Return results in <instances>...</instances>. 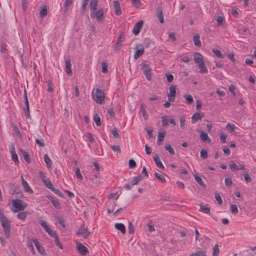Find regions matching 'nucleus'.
<instances>
[{
	"mask_svg": "<svg viewBox=\"0 0 256 256\" xmlns=\"http://www.w3.org/2000/svg\"><path fill=\"white\" fill-rule=\"evenodd\" d=\"M0 222L4 229V234L6 238H8L10 236V222L6 216L2 217Z\"/></svg>",
	"mask_w": 256,
	"mask_h": 256,
	"instance_id": "obj_1",
	"label": "nucleus"
},
{
	"mask_svg": "<svg viewBox=\"0 0 256 256\" xmlns=\"http://www.w3.org/2000/svg\"><path fill=\"white\" fill-rule=\"evenodd\" d=\"M92 94L96 103L100 104L104 102V90L96 88L94 93V91L92 92Z\"/></svg>",
	"mask_w": 256,
	"mask_h": 256,
	"instance_id": "obj_2",
	"label": "nucleus"
},
{
	"mask_svg": "<svg viewBox=\"0 0 256 256\" xmlns=\"http://www.w3.org/2000/svg\"><path fill=\"white\" fill-rule=\"evenodd\" d=\"M104 10L103 8L99 9L98 10L92 11L90 12V18H96L97 22L99 23L102 22L104 20Z\"/></svg>",
	"mask_w": 256,
	"mask_h": 256,
	"instance_id": "obj_3",
	"label": "nucleus"
},
{
	"mask_svg": "<svg viewBox=\"0 0 256 256\" xmlns=\"http://www.w3.org/2000/svg\"><path fill=\"white\" fill-rule=\"evenodd\" d=\"M12 204L16 209L14 210V212H16L18 210H22L27 207V204L20 199L12 200Z\"/></svg>",
	"mask_w": 256,
	"mask_h": 256,
	"instance_id": "obj_4",
	"label": "nucleus"
},
{
	"mask_svg": "<svg viewBox=\"0 0 256 256\" xmlns=\"http://www.w3.org/2000/svg\"><path fill=\"white\" fill-rule=\"evenodd\" d=\"M90 233L88 230L87 226L84 227V224L83 226H81L80 228L76 232V235L78 236H82L84 238H86L90 235Z\"/></svg>",
	"mask_w": 256,
	"mask_h": 256,
	"instance_id": "obj_5",
	"label": "nucleus"
},
{
	"mask_svg": "<svg viewBox=\"0 0 256 256\" xmlns=\"http://www.w3.org/2000/svg\"><path fill=\"white\" fill-rule=\"evenodd\" d=\"M76 244L77 250L82 255L86 256L89 254L88 249L82 243L76 242Z\"/></svg>",
	"mask_w": 256,
	"mask_h": 256,
	"instance_id": "obj_6",
	"label": "nucleus"
},
{
	"mask_svg": "<svg viewBox=\"0 0 256 256\" xmlns=\"http://www.w3.org/2000/svg\"><path fill=\"white\" fill-rule=\"evenodd\" d=\"M170 92L168 94V102H174L175 100V97L176 94V86L174 85H172L169 88Z\"/></svg>",
	"mask_w": 256,
	"mask_h": 256,
	"instance_id": "obj_7",
	"label": "nucleus"
},
{
	"mask_svg": "<svg viewBox=\"0 0 256 256\" xmlns=\"http://www.w3.org/2000/svg\"><path fill=\"white\" fill-rule=\"evenodd\" d=\"M142 70L144 74L145 75L146 78L148 80H150L152 78L150 68L149 66L145 63H142Z\"/></svg>",
	"mask_w": 256,
	"mask_h": 256,
	"instance_id": "obj_8",
	"label": "nucleus"
},
{
	"mask_svg": "<svg viewBox=\"0 0 256 256\" xmlns=\"http://www.w3.org/2000/svg\"><path fill=\"white\" fill-rule=\"evenodd\" d=\"M34 244L36 246L38 252L42 256H46V253L45 251L44 248L43 247L41 246L39 242L36 239H34Z\"/></svg>",
	"mask_w": 256,
	"mask_h": 256,
	"instance_id": "obj_9",
	"label": "nucleus"
},
{
	"mask_svg": "<svg viewBox=\"0 0 256 256\" xmlns=\"http://www.w3.org/2000/svg\"><path fill=\"white\" fill-rule=\"evenodd\" d=\"M65 64H66V74L69 76H72V72L71 69V60L70 58L68 57H67L65 59Z\"/></svg>",
	"mask_w": 256,
	"mask_h": 256,
	"instance_id": "obj_10",
	"label": "nucleus"
},
{
	"mask_svg": "<svg viewBox=\"0 0 256 256\" xmlns=\"http://www.w3.org/2000/svg\"><path fill=\"white\" fill-rule=\"evenodd\" d=\"M143 25V21L140 20L136 23L134 28L132 30V33L134 35H137L138 34L140 31V28L142 27Z\"/></svg>",
	"mask_w": 256,
	"mask_h": 256,
	"instance_id": "obj_11",
	"label": "nucleus"
},
{
	"mask_svg": "<svg viewBox=\"0 0 256 256\" xmlns=\"http://www.w3.org/2000/svg\"><path fill=\"white\" fill-rule=\"evenodd\" d=\"M194 60L196 64L198 65L200 64L204 63L203 56H202L198 52H195L194 54Z\"/></svg>",
	"mask_w": 256,
	"mask_h": 256,
	"instance_id": "obj_12",
	"label": "nucleus"
},
{
	"mask_svg": "<svg viewBox=\"0 0 256 256\" xmlns=\"http://www.w3.org/2000/svg\"><path fill=\"white\" fill-rule=\"evenodd\" d=\"M155 177L159 180L160 182L164 184L166 182L165 178L166 174L160 172H154Z\"/></svg>",
	"mask_w": 256,
	"mask_h": 256,
	"instance_id": "obj_13",
	"label": "nucleus"
},
{
	"mask_svg": "<svg viewBox=\"0 0 256 256\" xmlns=\"http://www.w3.org/2000/svg\"><path fill=\"white\" fill-rule=\"evenodd\" d=\"M200 132V140L203 142H207L208 143H210L211 142L210 139L208 137V134L201 130H198Z\"/></svg>",
	"mask_w": 256,
	"mask_h": 256,
	"instance_id": "obj_14",
	"label": "nucleus"
},
{
	"mask_svg": "<svg viewBox=\"0 0 256 256\" xmlns=\"http://www.w3.org/2000/svg\"><path fill=\"white\" fill-rule=\"evenodd\" d=\"M156 16L157 18H158L159 22L161 24L164 23V16H163V14H162V8L161 7L159 6L156 8Z\"/></svg>",
	"mask_w": 256,
	"mask_h": 256,
	"instance_id": "obj_15",
	"label": "nucleus"
},
{
	"mask_svg": "<svg viewBox=\"0 0 256 256\" xmlns=\"http://www.w3.org/2000/svg\"><path fill=\"white\" fill-rule=\"evenodd\" d=\"M22 184L24 190L29 194H32L33 191L30 187L28 182L24 179L22 176Z\"/></svg>",
	"mask_w": 256,
	"mask_h": 256,
	"instance_id": "obj_16",
	"label": "nucleus"
},
{
	"mask_svg": "<svg viewBox=\"0 0 256 256\" xmlns=\"http://www.w3.org/2000/svg\"><path fill=\"white\" fill-rule=\"evenodd\" d=\"M204 116V114L197 112L194 114L192 116V122L194 124L198 120H201Z\"/></svg>",
	"mask_w": 256,
	"mask_h": 256,
	"instance_id": "obj_17",
	"label": "nucleus"
},
{
	"mask_svg": "<svg viewBox=\"0 0 256 256\" xmlns=\"http://www.w3.org/2000/svg\"><path fill=\"white\" fill-rule=\"evenodd\" d=\"M114 12L116 15L120 16L122 14L121 8L120 4L118 1L114 2Z\"/></svg>",
	"mask_w": 256,
	"mask_h": 256,
	"instance_id": "obj_18",
	"label": "nucleus"
},
{
	"mask_svg": "<svg viewBox=\"0 0 256 256\" xmlns=\"http://www.w3.org/2000/svg\"><path fill=\"white\" fill-rule=\"evenodd\" d=\"M114 227L121 232L123 234L126 233V228L124 225L122 223H116L114 224Z\"/></svg>",
	"mask_w": 256,
	"mask_h": 256,
	"instance_id": "obj_19",
	"label": "nucleus"
},
{
	"mask_svg": "<svg viewBox=\"0 0 256 256\" xmlns=\"http://www.w3.org/2000/svg\"><path fill=\"white\" fill-rule=\"evenodd\" d=\"M136 49L134 54V58L135 59V60H136L138 59L140 56L142 55L143 54L144 52V48H141L140 49H138V48L136 47Z\"/></svg>",
	"mask_w": 256,
	"mask_h": 256,
	"instance_id": "obj_20",
	"label": "nucleus"
},
{
	"mask_svg": "<svg viewBox=\"0 0 256 256\" xmlns=\"http://www.w3.org/2000/svg\"><path fill=\"white\" fill-rule=\"evenodd\" d=\"M194 179L196 182L202 188H206V185L202 182V179L198 176L197 174L194 175Z\"/></svg>",
	"mask_w": 256,
	"mask_h": 256,
	"instance_id": "obj_21",
	"label": "nucleus"
},
{
	"mask_svg": "<svg viewBox=\"0 0 256 256\" xmlns=\"http://www.w3.org/2000/svg\"><path fill=\"white\" fill-rule=\"evenodd\" d=\"M24 100V104L26 106V108H24V111L25 112V116H26V118H28L30 116V114L28 98H25Z\"/></svg>",
	"mask_w": 256,
	"mask_h": 256,
	"instance_id": "obj_22",
	"label": "nucleus"
},
{
	"mask_svg": "<svg viewBox=\"0 0 256 256\" xmlns=\"http://www.w3.org/2000/svg\"><path fill=\"white\" fill-rule=\"evenodd\" d=\"M154 161L158 167L159 168L164 169V167L162 164L161 162L160 161L159 156L158 154H156L154 157Z\"/></svg>",
	"mask_w": 256,
	"mask_h": 256,
	"instance_id": "obj_23",
	"label": "nucleus"
},
{
	"mask_svg": "<svg viewBox=\"0 0 256 256\" xmlns=\"http://www.w3.org/2000/svg\"><path fill=\"white\" fill-rule=\"evenodd\" d=\"M98 6V0H92L90 4V12L96 10Z\"/></svg>",
	"mask_w": 256,
	"mask_h": 256,
	"instance_id": "obj_24",
	"label": "nucleus"
},
{
	"mask_svg": "<svg viewBox=\"0 0 256 256\" xmlns=\"http://www.w3.org/2000/svg\"><path fill=\"white\" fill-rule=\"evenodd\" d=\"M10 153H11L12 158V160L14 161V162L16 165H18V164H19V162L18 160V155L16 154L15 150H10Z\"/></svg>",
	"mask_w": 256,
	"mask_h": 256,
	"instance_id": "obj_25",
	"label": "nucleus"
},
{
	"mask_svg": "<svg viewBox=\"0 0 256 256\" xmlns=\"http://www.w3.org/2000/svg\"><path fill=\"white\" fill-rule=\"evenodd\" d=\"M165 132H159L158 136L157 144L160 146L161 144V142L163 141L165 136Z\"/></svg>",
	"mask_w": 256,
	"mask_h": 256,
	"instance_id": "obj_26",
	"label": "nucleus"
},
{
	"mask_svg": "<svg viewBox=\"0 0 256 256\" xmlns=\"http://www.w3.org/2000/svg\"><path fill=\"white\" fill-rule=\"evenodd\" d=\"M20 152L22 154L26 162L27 163L29 164L30 162L29 155L27 152L22 149H20Z\"/></svg>",
	"mask_w": 256,
	"mask_h": 256,
	"instance_id": "obj_27",
	"label": "nucleus"
},
{
	"mask_svg": "<svg viewBox=\"0 0 256 256\" xmlns=\"http://www.w3.org/2000/svg\"><path fill=\"white\" fill-rule=\"evenodd\" d=\"M39 223L40 226L44 228V229L48 232L50 230V228L47 224L46 222L44 220H40L39 221Z\"/></svg>",
	"mask_w": 256,
	"mask_h": 256,
	"instance_id": "obj_28",
	"label": "nucleus"
},
{
	"mask_svg": "<svg viewBox=\"0 0 256 256\" xmlns=\"http://www.w3.org/2000/svg\"><path fill=\"white\" fill-rule=\"evenodd\" d=\"M39 223L40 226L44 228V229L48 232L50 230V228L47 224L46 222L44 220H40L39 221Z\"/></svg>",
	"mask_w": 256,
	"mask_h": 256,
	"instance_id": "obj_29",
	"label": "nucleus"
},
{
	"mask_svg": "<svg viewBox=\"0 0 256 256\" xmlns=\"http://www.w3.org/2000/svg\"><path fill=\"white\" fill-rule=\"evenodd\" d=\"M198 67L200 69V72L201 74H206L208 72L206 67L204 66V62L198 64Z\"/></svg>",
	"mask_w": 256,
	"mask_h": 256,
	"instance_id": "obj_30",
	"label": "nucleus"
},
{
	"mask_svg": "<svg viewBox=\"0 0 256 256\" xmlns=\"http://www.w3.org/2000/svg\"><path fill=\"white\" fill-rule=\"evenodd\" d=\"M193 40L195 46L200 47L201 46V42L200 40V36L198 34L194 36Z\"/></svg>",
	"mask_w": 256,
	"mask_h": 256,
	"instance_id": "obj_31",
	"label": "nucleus"
},
{
	"mask_svg": "<svg viewBox=\"0 0 256 256\" xmlns=\"http://www.w3.org/2000/svg\"><path fill=\"white\" fill-rule=\"evenodd\" d=\"M236 128V127L234 126V124L230 123H228L226 126V129L229 132H233Z\"/></svg>",
	"mask_w": 256,
	"mask_h": 256,
	"instance_id": "obj_32",
	"label": "nucleus"
},
{
	"mask_svg": "<svg viewBox=\"0 0 256 256\" xmlns=\"http://www.w3.org/2000/svg\"><path fill=\"white\" fill-rule=\"evenodd\" d=\"M164 148L169 152L170 155L174 156L175 154L173 148L168 144H165Z\"/></svg>",
	"mask_w": 256,
	"mask_h": 256,
	"instance_id": "obj_33",
	"label": "nucleus"
},
{
	"mask_svg": "<svg viewBox=\"0 0 256 256\" xmlns=\"http://www.w3.org/2000/svg\"><path fill=\"white\" fill-rule=\"evenodd\" d=\"M48 199L50 200V202H52V204L54 206L55 208H60V203L57 200H54V198L50 196L48 197Z\"/></svg>",
	"mask_w": 256,
	"mask_h": 256,
	"instance_id": "obj_34",
	"label": "nucleus"
},
{
	"mask_svg": "<svg viewBox=\"0 0 256 256\" xmlns=\"http://www.w3.org/2000/svg\"><path fill=\"white\" fill-rule=\"evenodd\" d=\"M142 178L141 175L139 174L136 176H135L132 180V186L137 184L142 180Z\"/></svg>",
	"mask_w": 256,
	"mask_h": 256,
	"instance_id": "obj_35",
	"label": "nucleus"
},
{
	"mask_svg": "<svg viewBox=\"0 0 256 256\" xmlns=\"http://www.w3.org/2000/svg\"><path fill=\"white\" fill-rule=\"evenodd\" d=\"M140 112L144 119L146 120L148 118V114L146 110V107L143 104H140Z\"/></svg>",
	"mask_w": 256,
	"mask_h": 256,
	"instance_id": "obj_36",
	"label": "nucleus"
},
{
	"mask_svg": "<svg viewBox=\"0 0 256 256\" xmlns=\"http://www.w3.org/2000/svg\"><path fill=\"white\" fill-rule=\"evenodd\" d=\"M190 256H206V252L204 250H197Z\"/></svg>",
	"mask_w": 256,
	"mask_h": 256,
	"instance_id": "obj_37",
	"label": "nucleus"
},
{
	"mask_svg": "<svg viewBox=\"0 0 256 256\" xmlns=\"http://www.w3.org/2000/svg\"><path fill=\"white\" fill-rule=\"evenodd\" d=\"M40 14L42 18H43L44 16L47 15L48 11L46 6H42V8L40 12Z\"/></svg>",
	"mask_w": 256,
	"mask_h": 256,
	"instance_id": "obj_38",
	"label": "nucleus"
},
{
	"mask_svg": "<svg viewBox=\"0 0 256 256\" xmlns=\"http://www.w3.org/2000/svg\"><path fill=\"white\" fill-rule=\"evenodd\" d=\"M229 166L230 170L232 171H234L236 170H238V166L233 160H230L229 162Z\"/></svg>",
	"mask_w": 256,
	"mask_h": 256,
	"instance_id": "obj_39",
	"label": "nucleus"
},
{
	"mask_svg": "<svg viewBox=\"0 0 256 256\" xmlns=\"http://www.w3.org/2000/svg\"><path fill=\"white\" fill-rule=\"evenodd\" d=\"M44 162H46L47 166L48 168H50V166L52 164V160H50V158L48 157V154H44Z\"/></svg>",
	"mask_w": 256,
	"mask_h": 256,
	"instance_id": "obj_40",
	"label": "nucleus"
},
{
	"mask_svg": "<svg viewBox=\"0 0 256 256\" xmlns=\"http://www.w3.org/2000/svg\"><path fill=\"white\" fill-rule=\"evenodd\" d=\"M200 210L206 214H209L210 212V208L202 204H200Z\"/></svg>",
	"mask_w": 256,
	"mask_h": 256,
	"instance_id": "obj_41",
	"label": "nucleus"
},
{
	"mask_svg": "<svg viewBox=\"0 0 256 256\" xmlns=\"http://www.w3.org/2000/svg\"><path fill=\"white\" fill-rule=\"evenodd\" d=\"M94 120L97 126H100L101 124L100 118L98 114H96L94 116Z\"/></svg>",
	"mask_w": 256,
	"mask_h": 256,
	"instance_id": "obj_42",
	"label": "nucleus"
},
{
	"mask_svg": "<svg viewBox=\"0 0 256 256\" xmlns=\"http://www.w3.org/2000/svg\"><path fill=\"white\" fill-rule=\"evenodd\" d=\"M34 239L35 238L31 239L30 237L28 236L26 238V244L28 248L33 246L32 244L34 243Z\"/></svg>",
	"mask_w": 256,
	"mask_h": 256,
	"instance_id": "obj_43",
	"label": "nucleus"
},
{
	"mask_svg": "<svg viewBox=\"0 0 256 256\" xmlns=\"http://www.w3.org/2000/svg\"><path fill=\"white\" fill-rule=\"evenodd\" d=\"M216 24L218 26H222L224 22V18L222 16H218L216 18Z\"/></svg>",
	"mask_w": 256,
	"mask_h": 256,
	"instance_id": "obj_44",
	"label": "nucleus"
},
{
	"mask_svg": "<svg viewBox=\"0 0 256 256\" xmlns=\"http://www.w3.org/2000/svg\"><path fill=\"white\" fill-rule=\"evenodd\" d=\"M212 51L218 58H224V55L222 54L220 50L213 49Z\"/></svg>",
	"mask_w": 256,
	"mask_h": 256,
	"instance_id": "obj_45",
	"label": "nucleus"
},
{
	"mask_svg": "<svg viewBox=\"0 0 256 256\" xmlns=\"http://www.w3.org/2000/svg\"><path fill=\"white\" fill-rule=\"evenodd\" d=\"M28 214V212H19L17 216L19 219L24 220L26 219Z\"/></svg>",
	"mask_w": 256,
	"mask_h": 256,
	"instance_id": "obj_46",
	"label": "nucleus"
},
{
	"mask_svg": "<svg viewBox=\"0 0 256 256\" xmlns=\"http://www.w3.org/2000/svg\"><path fill=\"white\" fill-rule=\"evenodd\" d=\"M52 190L55 194H57L58 196L62 198H64V194L58 189L55 188L54 186L50 189Z\"/></svg>",
	"mask_w": 256,
	"mask_h": 256,
	"instance_id": "obj_47",
	"label": "nucleus"
},
{
	"mask_svg": "<svg viewBox=\"0 0 256 256\" xmlns=\"http://www.w3.org/2000/svg\"><path fill=\"white\" fill-rule=\"evenodd\" d=\"M42 182L44 183V184L49 189L52 188L53 186L48 178H46Z\"/></svg>",
	"mask_w": 256,
	"mask_h": 256,
	"instance_id": "obj_48",
	"label": "nucleus"
},
{
	"mask_svg": "<svg viewBox=\"0 0 256 256\" xmlns=\"http://www.w3.org/2000/svg\"><path fill=\"white\" fill-rule=\"evenodd\" d=\"M219 248L218 246V244H216L213 248V252L212 256H218L219 254Z\"/></svg>",
	"mask_w": 256,
	"mask_h": 256,
	"instance_id": "obj_49",
	"label": "nucleus"
},
{
	"mask_svg": "<svg viewBox=\"0 0 256 256\" xmlns=\"http://www.w3.org/2000/svg\"><path fill=\"white\" fill-rule=\"evenodd\" d=\"M186 98V102L188 104H190L194 102L192 97L190 94H187L184 96Z\"/></svg>",
	"mask_w": 256,
	"mask_h": 256,
	"instance_id": "obj_50",
	"label": "nucleus"
},
{
	"mask_svg": "<svg viewBox=\"0 0 256 256\" xmlns=\"http://www.w3.org/2000/svg\"><path fill=\"white\" fill-rule=\"evenodd\" d=\"M75 174L78 178L80 180H82L83 179V176L80 174V170L79 168H76L75 170Z\"/></svg>",
	"mask_w": 256,
	"mask_h": 256,
	"instance_id": "obj_51",
	"label": "nucleus"
},
{
	"mask_svg": "<svg viewBox=\"0 0 256 256\" xmlns=\"http://www.w3.org/2000/svg\"><path fill=\"white\" fill-rule=\"evenodd\" d=\"M54 238L55 244L56 246H58L60 249H62L63 248L62 245L60 242L58 236H54Z\"/></svg>",
	"mask_w": 256,
	"mask_h": 256,
	"instance_id": "obj_52",
	"label": "nucleus"
},
{
	"mask_svg": "<svg viewBox=\"0 0 256 256\" xmlns=\"http://www.w3.org/2000/svg\"><path fill=\"white\" fill-rule=\"evenodd\" d=\"M56 218L57 220V222H58V224L63 228L66 227L65 223L64 220L60 216H56Z\"/></svg>",
	"mask_w": 256,
	"mask_h": 256,
	"instance_id": "obj_53",
	"label": "nucleus"
},
{
	"mask_svg": "<svg viewBox=\"0 0 256 256\" xmlns=\"http://www.w3.org/2000/svg\"><path fill=\"white\" fill-rule=\"evenodd\" d=\"M133 6L137 8H140L141 6L140 0H130Z\"/></svg>",
	"mask_w": 256,
	"mask_h": 256,
	"instance_id": "obj_54",
	"label": "nucleus"
},
{
	"mask_svg": "<svg viewBox=\"0 0 256 256\" xmlns=\"http://www.w3.org/2000/svg\"><path fill=\"white\" fill-rule=\"evenodd\" d=\"M230 210L234 214H236L238 212V209L237 206L236 204H232L230 206Z\"/></svg>",
	"mask_w": 256,
	"mask_h": 256,
	"instance_id": "obj_55",
	"label": "nucleus"
},
{
	"mask_svg": "<svg viewBox=\"0 0 256 256\" xmlns=\"http://www.w3.org/2000/svg\"><path fill=\"white\" fill-rule=\"evenodd\" d=\"M128 231L130 234L134 233V226L131 222H129L128 226Z\"/></svg>",
	"mask_w": 256,
	"mask_h": 256,
	"instance_id": "obj_56",
	"label": "nucleus"
},
{
	"mask_svg": "<svg viewBox=\"0 0 256 256\" xmlns=\"http://www.w3.org/2000/svg\"><path fill=\"white\" fill-rule=\"evenodd\" d=\"M185 117L184 116H181L180 117V127L181 128H184L185 124Z\"/></svg>",
	"mask_w": 256,
	"mask_h": 256,
	"instance_id": "obj_57",
	"label": "nucleus"
},
{
	"mask_svg": "<svg viewBox=\"0 0 256 256\" xmlns=\"http://www.w3.org/2000/svg\"><path fill=\"white\" fill-rule=\"evenodd\" d=\"M13 128H14V132L16 134V136L19 138H22V135L20 132V130H18V126L14 125L13 126Z\"/></svg>",
	"mask_w": 256,
	"mask_h": 256,
	"instance_id": "obj_58",
	"label": "nucleus"
},
{
	"mask_svg": "<svg viewBox=\"0 0 256 256\" xmlns=\"http://www.w3.org/2000/svg\"><path fill=\"white\" fill-rule=\"evenodd\" d=\"M236 88L234 85L231 84L229 86L228 90L234 96L236 95V92L235 91Z\"/></svg>",
	"mask_w": 256,
	"mask_h": 256,
	"instance_id": "obj_59",
	"label": "nucleus"
},
{
	"mask_svg": "<svg viewBox=\"0 0 256 256\" xmlns=\"http://www.w3.org/2000/svg\"><path fill=\"white\" fill-rule=\"evenodd\" d=\"M162 126H166L168 124V120L166 119V116H164L162 117Z\"/></svg>",
	"mask_w": 256,
	"mask_h": 256,
	"instance_id": "obj_60",
	"label": "nucleus"
},
{
	"mask_svg": "<svg viewBox=\"0 0 256 256\" xmlns=\"http://www.w3.org/2000/svg\"><path fill=\"white\" fill-rule=\"evenodd\" d=\"M200 156L203 158H206L208 156V152L206 150H200Z\"/></svg>",
	"mask_w": 256,
	"mask_h": 256,
	"instance_id": "obj_61",
	"label": "nucleus"
},
{
	"mask_svg": "<svg viewBox=\"0 0 256 256\" xmlns=\"http://www.w3.org/2000/svg\"><path fill=\"white\" fill-rule=\"evenodd\" d=\"M243 176L244 177V180H246V182L247 183L250 182L252 181V178L249 176L248 174V173H244L243 174Z\"/></svg>",
	"mask_w": 256,
	"mask_h": 256,
	"instance_id": "obj_62",
	"label": "nucleus"
},
{
	"mask_svg": "<svg viewBox=\"0 0 256 256\" xmlns=\"http://www.w3.org/2000/svg\"><path fill=\"white\" fill-rule=\"evenodd\" d=\"M128 166L130 168H133L136 166V162L134 160H130L128 162Z\"/></svg>",
	"mask_w": 256,
	"mask_h": 256,
	"instance_id": "obj_63",
	"label": "nucleus"
},
{
	"mask_svg": "<svg viewBox=\"0 0 256 256\" xmlns=\"http://www.w3.org/2000/svg\"><path fill=\"white\" fill-rule=\"evenodd\" d=\"M43 139H36V144L40 146V147H43L44 146V143L43 142Z\"/></svg>",
	"mask_w": 256,
	"mask_h": 256,
	"instance_id": "obj_64",
	"label": "nucleus"
}]
</instances>
